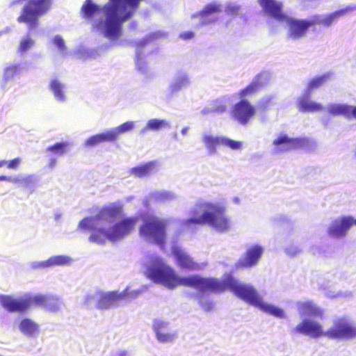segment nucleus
I'll use <instances>...</instances> for the list:
<instances>
[{
	"label": "nucleus",
	"instance_id": "35",
	"mask_svg": "<svg viewBox=\"0 0 356 356\" xmlns=\"http://www.w3.org/2000/svg\"><path fill=\"white\" fill-rule=\"evenodd\" d=\"M222 142V146L229 148L232 150L241 149L243 147V142L234 140L225 136H223Z\"/></svg>",
	"mask_w": 356,
	"mask_h": 356
},
{
	"label": "nucleus",
	"instance_id": "43",
	"mask_svg": "<svg viewBox=\"0 0 356 356\" xmlns=\"http://www.w3.org/2000/svg\"><path fill=\"white\" fill-rule=\"evenodd\" d=\"M54 44L61 51L65 49V41L60 35H56L54 38Z\"/></svg>",
	"mask_w": 356,
	"mask_h": 356
},
{
	"label": "nucleus",
	"instance_id": "42",
	"mask_svg": "<svg viewBox=\"0 0 356 356\" xmlns=\"http://www.w3.org/2000/svg\"><path fill=\"white\" fill-rule=\"evenodd\" d=\"M33 44V41L31 38H25L20 42L18 51L22 53L25 52L31 48Z\"/></svg>",
	"mask_w": 356,
	"mask_h": 356
},
{
	"label": "nucleus",
	"instance_id": "32",
	"mask_svg": "<svg viewBox=\"0 0 356 356\" xmlns=\"http://www.w3.org/2000/svg\"><path fill=\"white\" fill-rule=\"evenodd\" d=\"M223 136L214 137L212 136H205L203 138V142L205 146L209 149H216L222 146Z\"/></svg>",
	"mask_w": 356,
	"mask_h": 356
},
{
	"label": "nucleus",
	"instance_id": "27",
	"mask_svg": "<svg viewBox=\"0 0 356 356\" xmlns=\"http://www.w3.org/2000/svg\"><path fill=\"white\" fill-rule=\"evenodd\" d=\"M70 261V259L64 255H58L51 257L47 261L42 263L43 267H51L53 266H63L68 264Z\"/></svg>",
	"mask_w": 356,
	"mask_h": 356
},
{
	"label": "nucleus",
	"instance_id": "13",
	"mask_svg": "<svg viewBox=\"0 0 356 356\" xmlns=\"http://www.w3.org/2000/svg\"><path fill=\"white\" fill-rule=\"evenodd\" d=\"M264 252V248L259 245H250L241 255L238 261V266L242 268H251L256 266Z\"/></svg>",
	"mask_w": 356,
	"mask_h": 356
},
{
	"label": "nucleus",
	"instance_id": "14",
	"mask_svg": "<svg viewBox=\"0 0 356 356\" xmlns=\"http://www.w3.org/2000/svg\"><path fill=\"white\" fill-rule=\"evenodd\" d=\"M0 304L9 312H24L29 309L28 296L14 298L10 296L1 295Z\"/></svg>",
	"mask_w": 356,
	"mask_h": 356
},
{
	"label": "nucleus",
	"instance_id": "7",
	"mask_svg": "<svg viewBox=\"0 0 356 356\" xmlns=\"http://www.w3.org/2000/svg\"><path fill=\"white\" fill-rule=\"evenodd\" d=\"M142 224L138 229L139 235L146 239L152 240L156 245L163 247L165 243L166 223L152 214H145L141 218Z\"/></svg>",
	"mask_w": 356,
	"mask_h": 356
},
{
	"label": "nucleus",
	"instance_id": "3",
	"mask_svg": "<svg viewBox=\"0 0 356 356\" xmlns=\"http://www.w3.org/2000/svg\"><path fill=\"white\" fill-rule=\"evenodd\" d=\"M142 0H108L103 6L105 16L104 21L95 23L93 26L102 31L104 36L110 40L118 39L122 33V24L131 18L133 10H127L129 6L136 10Z\"/></svg>",
	"mask_w": 356,
	"mask_h": 356
},
{
	"label": "nucleus",
	"instance_id": "1",
	"mask_svg": "<svg viewBox=\"0 0 356 356\" xmlns=\"http://www.w3.org/2000/svg\"><path fill=\"white\" fill-rule=\"evenodd\" d=\"M194 287L200 291H220L229 289L235 296L250 305L276 318H284L286 312L281 307L266 302L254 287L240 283L234 277L228 275L224 281L215 278H201L197 276L179 277V286Z\"/></svg>",
	"mask_w": 356,
	"mask_h": 356
},
{
	"label": "nucleus",
	"instance_id": "52",
	"mask_svg": "<svg viewBox=\"0 0 356 356\" xmlns=\"http://www.w3.org/2000/svg\"><path fill=\"white\" fill-rule=\"evenodd\" d=\"M353 222H352V226H353V225H355L356 226V218H353Z\"/></svg>",
	"mask_w": 356,
	"mask_h": 356
},
{
	"label": "nucleus",
	"instance_id": "18",
	"mask_svg": "<svg viewBox=\"0 0 356 356\" xmlns=\"http://www.w3.org/2000/svg\"><path fill=\"white\" fill-rule=\"evenodd\" d=\"M153 329L159 341L161 342H168L173 340L175 336L170 332V328L167 323L161 321H155L154 322Z\"/></svg>",
	"mask_w": 356,
	"mask_h": 356
},
{
	"label": "nucleus",
	"instance_id": "24",
	"mask_svg": "<svg viewBox=\"0 0 356 356\" xmlns=\"http://www.w3.org/2000/svg\"><path fill=\"white\" fill-rule=\"evenodd\" d=\"M179 258V268L187 269H197L198 268L197 264H196L186 252L180 249Z\"/></svg>",
	"mask_w": 356,
	"mask_h": 356
},
{
	"label": "nucleus",
	"instance_id": "25",
	"mask_svg": "<svg viewBox=\"0 0 356 356\" xmlns=\"http://www.w3.org/2000/svg\"><path fill=\"white\" fill-rule=\"evenodd\" d=\"M19 330L26 335H33L38 330V325L29 318L23 319L19 324Z\"/></svg>",
	"mask_w": 356,
	"mask_h": 356
},
{
	"label": "nucleus",
	"instance_id": "23",
	"mask_svg": "<svg viewBox=\"0 0 356 356\" xmlns=\"http://www.w3.org/2000/svg\"><path fill=\"white\" fill-rule=\"evenodd\" d=\"M156 168L154 162H149L143 165L131 169V173L137 177L141 178L149 175L155 172Z\"/></svg>",
	"mask_w": 356,
	"mask_h": 356
},
{
	"label": "nucleus",
	"instance_id": "36",
	"mask_svg": "<svg viewBox=\"0 0 356 356\" xmlns=\"http://www.w3.org/2000/svg\"><path fill=\"white\" fill-rule=\"evenodd\" d=\"M45 309L48 312H56L59 309L60 302L59 299L53 296H48Z\"/></svg>",
	"mask_w": 356,
	"mask_h": 356
},
{
	"label": "nucleus",
	"instance_id": "16",
	"mask_svg": "<svg viewBox=\"0 0 356 356\" xmlns=\"http://www.w3.org/2000/svg\"><path fill=\"white\" fill-rule=\"evenodd\" d=\"M353 10V8L352 7L348 6L344 8L337 10L326 15L322 19L318 17H315L313 19L314 25H321L325 27H329L335 23L340 17L346 15L348 13L352 11Z\"/></svg>",
	"mask_w": 356,
	"mask_h": 356
},
{
	"label": "nucleus",
	"instance_id": "26",
	"mask_svg": "<svg viewBox=\"0 0 356 356\" xmlns=\"http://www.w3.org/2000/svg\"><path fill=\"white\" fill-rule=\"evenodd\" d=\"M13 183L19 187L32 191L35 184V179L33 175H28L22 178H14Z\"/></svg>",
	"mask_w": 356,
	"mask_h": 356
},
{
	"label": "nucleus",
	"instance_id": "8",
	"mask_svg": "<svg viewBox=\"0 0 356 356\" xmlns=\"http://www.w3.org/2000/svg\"><path fill=\"white\" fill-rule=\"evenodd\" d=\"M124 216V208L122 204L111 203L103 207L95 216L86 217L82 219L79 227L82 229H97V226L102 222H112Z\"/></svg>",
	"mask_w": 356,
	"mask_h": 356
},
{
	"label": "nucleus",
	"instance_id": "44",
	"mask_svg": "<svg viewBox=\"0 0 356 356\" xmlns=\"http://www.w3.org/2000/svg\"><path fill=\"white\" fill-rule=\"evenodd\" d=\"M19 163H20V160L18 158H15L8 162V168H15L19 164Z\"/></svg>",
	"mask_w": 356,
	"mask_h": 356
},
{
	"label": "nucleus",
	"instance_id": "38",
	"mask_svg": "<svg viewBox=\"0 0 356 356\" xmlns=\"http://www.w3.org/2000/svg\"><path fill=\"white\" fill-rule=\"evenodd\" d=\"M167 125V122L163 120L152 119L147 122L146 128L151 130H160Z\"/></svg>",
	"mask_w": 356,
	"mask_h": 356
},
{
	"label": "nucleus",
	"instance_id": "5",
	"mask_svg": "<svg viewBox=\"0 0 356 356\" xmlns=\"http://www.w3.org/2000/svg\"><path fill=\"white\" fill-rule=\"evenodd\" d=\"M138 222L137 216L123 218L114 223L108 230L104 228L95 229L90 234L89 240L99 245H104L106 239L111 242L119 241L131 234L134 231Z\"/></svg>",
	"mask_w": 356,
	"mask_h": 356
},
{
	"label": "nucleus",
	"instance_id": "20",
	"mask_svg": "<svg viewBox=\"0 0 356 356\" xmlns=\"http://www.w3.org/2000/svg\"><path fill=\"white\" fill-rule=\"evenodd\" d=\"M309 94L308 93L307 96H304L298 100V108L299 111L313 113L321 111L322 106L317 102L309 101Z\"/></svg>",
	"mask_w": 356,
	"mask_h": 356
},
{
	"label": "nucleus",
	"instance_id": "46",
	"mask_svg": "<svg viewBox=\"0 0 356 356\" xmlns=\"http://www.w3.org/2000/svg\"><path fill=\"white\" fill-rule=\"evenodd\" d=\"M189 83L188 79L186 76H182L181 79H179V89L182 87L186 86Z\"/></svg>",
	"mask_w": 356,
	"mask_h": 356
},
{
	"label": "nucleus",
	"instance_id": "49",
	"mask_svg": "<svg viewBox=\"0 0 356 356\" xmlns=\"http://www.w3.org/2000/svg\"><path fill=\"white\" fill-rule=\"evenodd\" d=\"M291 248H293V247H291ZM286 252L288 254L293 256L298 252V250L297 248H295L294 251L293 250L291 251V248H290L286 249Z\"/></svg>",
	"mask_w": 356,
	"mask_h": 356
},
{
	"label": "nucleus",
	"instance_id": "21",
	"mask_svg": "<svg viewBox=\"0 0 356 356\" xmlns=\"http://www.w3.org/2000/svg\"><path fill=\"white\" fill-rule=\"evenodd\" d=\"M100 11V8L95 4L92 0H86L81 8L83 18L90 19Z\"/></svg>",
	"mask_w": 356,
	"mask_h": 356
},
{
	"label": "nucleus",
	"instance_id": "40",
	"mask_svg": "<svg viewBox=\"0 0 356 356\" xmlns=\"http://www.w3.org/2000/svg\"><path fill=\"white\" fill-rule=\"evenodd\" d=\"M102 143L115 142L118 138L114 129L99 134Z\"/></svg>",
	"mask_w": 356,
	"mask_h": 356
},
{
	"label": "nucleus",
	"instance_id": "30",
	"mask_svg": "<svg viewBox=\"0 0 356 356\" xmlns=\"http://www.w3.org/2000/svg\"><path fill=\"white\" fill-rule=\"evenodd\" d=\"M330 75L327 74H323L319 76L314 77L309 81L307 84V92L309 94L312 90L320 88L323 86L328 79Z\"/></svg>",
	"mask_w": 356,
	"mask_h": 356
},
{
	"label": "nucleus",
	"instance_id": "6",
	"mask_svg": "<svg viewBox=\"0 0 356 356\" xmlns=\"http://www.w3.org/2000/svg\"><path fill=\"white\" fill-rule=\"evenodd\" d=\"M145 273L153 282L167 288L174 289L178 285V277L175 270L160 257L151 258Z\"/></svg>",
	"mask_w": 356,
	"mask_h": 356
},
{
	"label": "nucleus",
	"instance_id": "53",
	"mask_svg": "<svg viewBox=\"0 0 356 356\" xmlns=\"http://www.w3.org/2000/svg\"><path fill=\"white\" fill-rule=\"evenodd\" d=\"M181 133H182L183 134H186V129H182V130H181Z\"/></svg>",
	"mask_w": 356,
	"mask_h": 356
},
{
	"label": "nucleus",
	"instance_id": "51",
	"mask_svg": "<svg viewBox=\"0 0 356 356\" xmlns=\"http://www.w3.org/2000/svg\"><path fill=\"white\" fill-rule=\"evenodd\" d=\"M118 356H127V352L125 350L121 351Z\"/></svg>",
	"mask_w": 356,
	"mask_h": 356
},
{
	"label": "nucleus",
	"instance_id": "31",
	"mask_svg": "<svg viewBox=\"0 0 356 356\" xmlns=\"http://www.w3.org/2000/svg\"><path fill=\"white\" fill-rule=\"evenodd\" d=\"M50 88L56 99L60 102L65 100V95L63 90V86L58 81H51L50 83Z\"/></svg>",
	"mask_w": 356,
	"mask_h": 356
},
{
	"label": "nucleus",
	"instance_id": "41",
	"mask_svg": "<svg viewBox=\"0 0 356 356\" xmlns=\"http://www.w3.org/2000/svg\"><path fill=\"white\" fill-rule=\"evenodd\" d=\"M101 143H102V141L99 134L90 136L86 140L85 143L87 147H95Z\"/></svg>",
	"mask_w": 356,
	"mask_h": 356
},
{
	"label": "nucleus",
	"instance_id": "15",
	"mask_svg": "<svg viewBox=\"0 0 356 356\" xmlns=\"http://www.w3.org/2000/svg\"><path fill=\"white\" fill-rule=\"evenodd\" d=\"M259 3L266 14L280 22H283L288 16L283 13V6L280 2L275 0H259Z\"/></svg>",
	"mask_w": 356,
	"mask_h": 356
},
{
	"label": "nucleus",
	"instance_id": "33",
	"mask_svg": "<svg viewBox=\"0 0 356 356\" xmlns=\"http://www.w3.org/2000/svg\"><path fill=\"white\" fill-rule=\"evenodd\" d=\"M70 147V144L67 142L57 143L47 148V151L55 154H65Z\"/></svg>",
	"mask_w": 356,
	"mask_h": 356
},
{
	"label": "nucleus",
	"instance_id": "2",
	"mask_svg": "<svg viewBox=\"0 0 356 356\" xmlns=\"http://www.w3.org/2000/svg\"><path fill=\"white\" fill-rule=\"evenodd\" d=\"M294 330L312 339L346 341L356 338V324L346 316L334 318L327 329L317 320L305 318L296 325Z\"/></svg>",
	"mask_w": 356,
	"mask_h": 356
},
{
	"label": "nucleus",
	"instance_id": "22",
	"mask_svg": "<svg viewBox=\"0 0 356 356\" xmlns=\"http://www.w3.org/2000/svg\"><path fill=\"white\" fill-rule=\"evenodd\" d=\"M261 85V76L259 74L254 77V80L248 86L239 92L238 95L240 97L244 98L254 94L259 90Z\"/></svg>",
	"mask_w": 356,
	"mask_h": 356
},
{
	"label": "nucleus",
	"instance_id": "39",
	"mask_svg": "<svg viewBox=\"0 0 356 356\" xmlns=\"http://www.w3.org/2000/svg\"><path fill=\"white\" fill-rule=\"evenodd\" d=\"M134 122L132 121H127L126 122L122 123V124L114 128V130L116 133L118 138L120 134L127 133L134 129Z\"/></svg>",
	"mask_w": 356,
	"mask_h": 356
},
{
	"label": "nucleus",
	"instance_id": "29",
	"mask_svg": "<svg viewBox=\"0 0 356 356\" xmlns=\"http://www.w3.org/2000/svg\"><path fill=\"white\" fill-rule=\"evenodd\" d=\"M350 106L346 104L332 105L329 108V113L332 115H342L350 118Z\"/></svg>",
	"mask_w": 356,
	"mask_h": 356
},
{
	"label": "nucleus",
	"instance_id": "11",
	"mask_svg": "<svg viewBox=\"0 0 356 356\" xmlns=\"http://www.w3.org/2000/svg\"><path fill=\"white\" fill-rule=\"evenodd\" d=\"M296 309L298 314L303 317L302 321L309 316L322 318L324 316V310L317 302L312 299H302L295 304Z\"/></svg>",
	"mask_w": 356,
	"mask_h": 356
},
{
	"label": "nucleus",
	"instance_id": "48",
	"mask_svg": "<svg viewBox=\"0 0 356 356\" xmlns=\"http://www.w3.org/2000/svg\"><path fill=\"white\" fill-rule=\"evenodd\" d=\"M13 179H14V178H12L10 177H7V176H5V175H0V181H9V182H13Z\"/></svg>",
	"mask_w": 356,
	"mask_h": 356
},
{
	"label": "nucleus",
	"instance_id": "4",
	"mask_svg": "<svg viewBox=\"0 0 356 356\" xmlns=\"http://www.w3.org/2000/svg\"><path fill=\"white\" fill-rule=\"evenodd\" d=\"M187 222L193 225H207L220 233L227 232L232 229V221L225 214V208L219 203L204 202L196 205Z\"/></svg>",
	"mask_w": 356,
	"mask_h": 356
},
{
	"label": "nucleus",
	"instance_id": "50",
	"mask_svg": "<svg viewBox=\"0 0 356 356\" xmlns=\"http://www.w3.org/2000/svg\"><path fill=\"white\" fill-rule=\"evenodd\" d=\"M240 199L238 197H234L232 199V202L235 204H238L240 203Z\"/></svg>",
	"mask_w": 356,
	"mask_h": 356
},
{
	"label": "nucleus",
	"instance_id": "12",
	"mask_svg": "<svg viewBox=\"0 0 356 356\" xmlns=\"http://www.w3.org/2000/svg\"><path fill=\"white\" fill-rule=\"evenodd\" d=\"M353 216H343L332 220L327 227V234L336 238L346 236L352 227Z\"/></svg>",
	"mask_w": 356,
	"mask_h": 356
},
{
	"label": "nucleus",
	"instance_id": "19",
	"mask_svg": "<svg viewBox=\"0 0 356 356\" xmlns=\"http://www.w3.org/2000/svg\"><path fill=\"white\" fill-rule=\"evenodd\" d=\"M122 298V296L116 291H110L102 294L97 304L99 309H106L113 305L117 301Z\"/></svg>",
	"mask_w": 356,
	"mask_h": 356
},
{
	"label": "nucleus",
	"instance_id": "45",
	"mask_svg": "<svg viewBox=\"0 0 356 356\" xmlns=\"http://www.w3.org/2000/svg\"><path fill=\"white\" fill-rule=\"evenodd\" d=\"M194 36V33L192 31H187L185 33H183L182 34L179 35V38H181L184 40H190L193 38Z\"/></svg>",
	"mask_w": 356,
	"mask_h": 356
},
{
	"label": "nucleus",
	"instance_id": "37",
	"mask_svg": "<svg viewBox=\"0 0 356 356\" xmlns=\"http://www.w3.org/2000/svg\"><path fill=\"white\" fill-rule=\"evenodd\" d=\"M21 67L19 65L13 64L8 66L4 70V78L6 80L13 78L15 75L19 74Z\"/></svg>",
	"mask_w": 356,
	"mask_h": 356
},
{
	"label": "nucleus",
	"instance_id": "28",
	"mask_svg": "<svg viewBox=\"0 0 356 356\" xmlns=\"http://www.w3.org/2000/svg\"><path fill=\"white\" fill-rule=\"evenodd\" d=\"M28 296V300L29 308L31 307H42L45 309L48 296L44 295H35V296Z\"/></svg>",
	"mask_w": 356,
	"mask_h": 356
},
{
	"label": "nucleus",
	"instance_id": "10",
	"mask_svg": "<svg viewBox=\"0 0 356 356\" xmlns=\"http://www.w3.org/2000/svg\"><path fill=\"white\" fill-rule=\"evenodd\" d=\"M256 113L254 107L246 99L237 102L232 111L233 119L243 125L247 124Z\"/></svg>",
	"mask_w": 356,
	"mask_h": 356
},
{
	"label": "nucleus",
	"instance_id": "47",
	"mask_svg": "<svg viewBox=\"0 0 356 356\" xmlns=\"http://www.w3.org/2000/svg\"><path fill=\"white\" fill-rule=\"evenodd\" d=\"M356 119V106H350V118Z\"/></svg>",
	"mask_w": 356,
	"mask_h": 356
},
{
	"label": "nucleus",
	"instance_id": "17",
	"mask_svg": "<svg viewBox=\"0 0 356 356\" xmlns=\"http://www.w3.org/2000/svg\"><path fill=\"white\" fill-rule=\"evenodd\" d=\"M273 145L276 147L290 150L301 147L303 145V141L300 138H291L286 134H280L273 141Z\"/></svg>",
	"mask_w": 356,
	"mask_h": 356
},
{
	"label": "nucleus",
	"instance_id": "54",
	"mask_svg": "<svg viewBox=\"0 0 356 356\" xmlns=\"http://www.w3.org/2000/svg\"><path fill=\"white\" fill-rule=\"evenodd\" d=\"M4 163H5L4 161L0 162V167H2V166H3V164Z\"/></svg>",
	"mask_w": 356,
	"mask_h": 356
},
{
	"label": "nucleus",
	"instance_id": "9",
	"mask_svg": "<svg viewBox=\"0 0 356 356\" xmlns=\"http://www.w3.org/2000/svg\"><path fill=\"white\" fill-rule=\"evenodd\" d=\"M283 22L288 25V37L292 40L304 38L308 29L314 26L313 19H299L287 16Z\"/></svg>",
	"mask_w": 356,
	"mask_h": 356
},
{
	"label": "nucleus",
	"instance_id": "34",
	"mask_svg": "<svg viewBox=\"0 0 356 356\" xmlns=\"http://www.w3.org/2000/svg\"><path fill=\"white\" fill-rule=\"evenodd\" d=\"M221 11L220 5L216 3H209L204 6V8L198 13V15L204 18L209 15L217 13Z\"/></svg>",
	"mask_w": 356,
	"mask_h": 356
}]
</instances>
